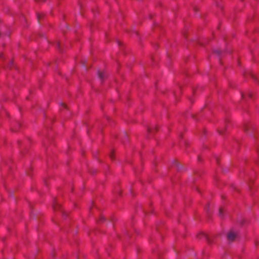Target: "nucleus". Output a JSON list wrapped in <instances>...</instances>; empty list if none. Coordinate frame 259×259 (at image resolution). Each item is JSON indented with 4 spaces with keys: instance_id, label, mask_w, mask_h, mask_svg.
Here are the masks:
<instances>
[{
    "instance_id": "obj_1",
    "label": "nucleus",
    "mask_w": 259,
    "mask_h": 259,
    "mask_svg": "<svg viewBox=\"0 0 259 259\" xmlns=\"http://www.w3.org/2000/svg\"><path fill=\"white\" fill-rule=\"evenodd\" d=\"M229 240L232 241L236 237V234L232 231L230 232L227 236Z\"/></svg>"
},
{
    "instance_id": "obj_2",
    "label": "nucleus",
    "mask_w": 259,
    "mask_h": 259,
    "mask_svg": "<svg viewBox=\"0 0 259 259\" xmlns=\"http://www.w3.org/2000/svg\"><path fill=\"white\" fill-rule=\"evenodd\" d=\"M99 77L103 80L104 78L106 77V74L104 72L99 71L98 73Z\"/></svg>"
},
{
    "instance_id": "obj_3",
    "label": "nucleus",
    "mask_w": 259,
    "mask_h": 259,
    "mask_svg": "<svg viewBox=\"0 0 259 259\" xmlns=\"http://www.w3.org/2000/svg\"><path fill=\"white\" fill-rule=\"evenodd\" d=\"M115 42L120 49H122L123 48V45L120 40L117 39Z\"/></svg>"
},
{
    "instance_id": "obj_4",
    "label": "nucleus",
    "mask_w": 259,
    "mask_h": 259,
    "mask_svg": "<svg viewBox=\"0 0 259 259\" xmlns=\"http://www.w3.org/2000/svg\"><path fill=\"white\" fill-rule=\"evenodd\" d=\"M60 107H61V109H62L63 108H67V106H66V104H65L63 103H62L60 104Z\"/></svg>"
},
{
    "instance_id": "obj_5",
    "label": "nucleus",
    "mask_w": 259,
    "mask_h": 259,
    "mask_svg": "<svg viewBox=\"0 0 259 259\" xmlns=\"http://www.w3.org/2000/svg\"><path fill=\"white\" fill-rule=\"evenodd\" d=\"M200 236V238H201L202 237H205L206 238V236H205V235L203 233H200V235H199Z\"/></svg>"
},
{
    "instance_id": "obj_6",
    "label": "nucleus",
    "mask_w": 259,
    "mask_h": 259,
    "mask_svg": "<svg viewBox=\"0 0 259 259\" xmlns=\"http://www.w3.org/2000/svg\"><path fill=\"white\" fill-rule=\"evenodd\" d=\"M42 17V14H37V18L38 20H39Z\"/></svg>"
},
{
    "instance_id": "obj_7",
    "label": "nucleus",
    "mask_w": 259,
    "mask_h": 259,
    "mask_svg": "<svg viewBox=\"0 0 259 259\" xmlns=\"http://www.w3.org/2000/svg\"><path fill=\"white\" fill-rule=\"evenodd\" d=\"M58 205V204H56V205ZM53 207H54V208L55 209H57V208H56L57 206H56V205H55V204H54V205H53Z\"/></svg>"
},
{
    "instance_id": "obj_8",
    "label": "nucleus",
    "mask_w": 259,
    "mask_h": 259,
    "mask_svg": "<svg viewBox=\"0 0 259 259\" xmlns=\"http://www.w3.org/2000/svg\"><path fill=\"white\" fill-rule=\"evenodd\" d=\"M222 209H220V215H222Z\"/></svg>"
},
{
    "instance_id": "obj_9",
    "label": "nucleus",
    "mask_w": 259,
    "mask_h": 259,
    "mask_svg": "<svg viewBox=\"0 0 259 259\" xmlns=\"http://www.w3.org/2000/svg\"><path fill=\"white\" fill-rule=\"evenodd\" d=\"M2 55H3V54H1L0 55V57H1V56H2Z\"/></svg>"
}]
</instances>
